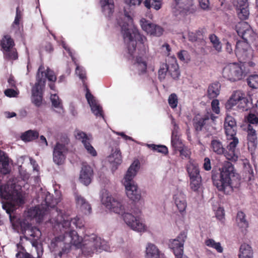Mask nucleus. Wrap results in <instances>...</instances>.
I'll return each mask as SVG.
<instances>
[{"label": "nucleus", "mask_w": 258, "mask_h": 258, "mask_svg": "<svg viewBox=\"0 0 258 258\" xmlns=\"http://www.w3.org/2000/svg\"><path fill=\"white\" fill-rule=\"evenodd\" d=\"M108 160L115 168L117 165L121 164L122 157L118 148H115L112 150L111 154L108 157Z\"/></svg>", "instance_id": "obj_28"}, {"label": "nucleus", "mask_w": 258, "mask_h": 258, "mask_svg": "<svg viewBox=\"0 0 258 258\" xmlns=\"http://www.w3.org/2000/svg\"><path fill=\"white\" fill-rule=\"evenodd\" d=\"M200 8L204 11H210L211 10L210 3L209 0H199Z\"/></svg>", "instance_id": "obj_56"}, {"label": "nucleus", "mask_w": 258, "mask_h": 258, "mask_svg": "<svg viewBox=\"0 0 258 258\" xmlns=\"http://www.w3.org/2000/svg\"><path fill=\"white\" fill-rule=\"evenodd\" d=\"M40 190L41 191L38 193L36 200L38 202L41 203V205L31 207L25 211L23 214V221H21L17 216L12 214L20 206L10 210L9 212L6 211L9 214L13 229L18 233H22L26 236L32 237L35 240L39 239L41 232L38 228L32 226L29 222L35 221L36 223H39L46 220L47 217L49 218L48 215L49 208H54L55 205L60 202L59 199H53L52 196L48 192L43 190L41 188Z\"/></svg>", "instance_id": "obj_1"}, {"label": "nucleus", "mask_w": 258, "mask_h": 258, "mask_svg": "<svg viewBox=\"0 0 258 258\" xmlns=\"http://www.w3.org/2000/svg\"><path fill=\"white\" fill-rule=\"evenodd\" d=\"M39 136V133L35 130H29L22 134L21 139L25 142H30L37 139Z\"/></svg>", "instance_id": "obj_40"}, {"label": "nucleus", "mask_w": 258, "mask_h": 258, "mask_svg": "<svg viewBox=\"0 0 258 258\" xmlns=\"http://www.w3.org/2000/svg\"><path fill=\"white\" fill-rule=\"evenodd\" d=\"M173 202L178 212L185 215L187 206L185 195L181 191H176L173 196Z\"/></svg>", "instance_id": "obj_19"}, {"label": "nucleus", "mask_w": 258, "mask_h": 258, "mask_svg": "<svg viewBox=\"0 0 258 258\" xmlns=\"http://www.w3.org/2000/svg\"><path fill=\"white\" fill-rule=\"evenodd\" d=\"M75 199L77 207L85 214H89L91 212V207L85 199L80 195H76Z\"/></svg>", "instance_id": "obj_30"}, {"label": "nucleus", "mask_w": 258, "mask_h": 258, "mask_svg": "<svg viewBox=\"0 0 258 258\" xmlns=\"http://www.w3.org/2000/svg\"><path fill=\"white\" fill-rule=\"evenodd\" d=\"M185 168L189 178L201 176L198 164L195 160L189 159Z\"/></svg>", "instance_id": "obj_24"}, {"label": "nucleus", "mask_w": 258, "mask_h": 258, "mask_svg": "<svg viewBox=\"0 0 258 258\" xmlns=\"http://www.w3.org/2000/svg\"><path fill=\"white\" fill-rule=\"evenodd\" d=\"M247 120L250 124L258 123V117L254 114H249L247 117Z\"/></svg>", "instance_id": "obj_61"}, {"label": "nucleus", "mask_w": 258, "mask_h": 258, "mask_svg": "<svg viewBox=\"0 0 258 258\" xmlns=\"http://www.w3.org/2000/svg\"><path fill=\"white\" fill-rule=\"evenodd\" d=\"M46 79L50 82V89L55 91L54 83L56 80V75L49 68L45 69L43 66H40L36 75V82L32 89V101L37 106H40L42 103V92Z\"/></svg>", "instance_id": "obj_7"}, {"label": "nucleus", "mask_w": 258, "mask_h": 258, "mask_svg": "<svg viewBox=\"0 0 258 258\" xmlns=\"http://www.w3.org/2000/svg\"><path fill=\"white\" fill-rule=\"evenodd\" d=\"M209 39L215 49L218 52L222 50V44L219 39L215 34H211L209 36Z\"/></svg>", "instance_id": "obj_45"}, {"label": "nucleus", "mask_w": 258, "mask_h": 258, "mask_svg": "<svg viewBox=\"0 0 258 258\" xmlns=\"http://www.w3.org/2000/svg\"><path fill=\"white\" fill-rule=\"evenodd\" d=\"M75 138L81 141L83 145L87 143L89 141H91L92 138L90 135H87L85 133L80 130H76L74 132Z\"/></svg>", "instance_id": "obj_39"}, {"label": "nucleus", "mask_w": 258, "mask_h": 258, "mask_svg": "<svg viewBox=\"0 0 258 258\" xmlns=\"http://www.w3.org/2000/svg\"><path fill=\"white\" fill-rule=\"evenodd\" d=\"M209 121L208 117L198 115L194 119V126L197 131H201Z\"/></svg>", "instance_id": "obj_35"}, {"label": "nucleus", "mask_w": 258, "mask_h": 258, "mask_svg": "<svg viewBox=\"0 0 258 258\" xmlns=\"http://www.w3.org/2000/svg\"><path fill=\"white\" fill-rule=\"evenodd\" d=\"M167 71H168L167 64L166 63L161 64L158 71L159 79L160 80L165 79Z\"/></svg>", "instance_id": "obj_51"}, {"label": "nucleus", "mask_w": 258, "mask_h": 258, "mask_svg": "<svg viewBox=\"0 0 258 258\" xmlns=\"http://www.w3.org/2000/svg\"><path fill=\"white\" fill-rule=\"evenodd\" d=\"M139 24L146 34L151 36H160L163 33V28L144 18H142L139 21Z\"/></svg>", "instance_id": "obj_15"}, {"label": "nucleus", "mask_w": 258, "mask_h": 258, "mask_svg": "<svg viewBox=\"0 0 258 258\" xmlns=\"http://www.w3.org/2000/svg\"><path fill=\"white\" fill-rule=\"evenodd\" d=\"M203 168L205 170L207 171H209L211 169V160L208 157H206L204 159Z\"/></svg>", "instance_id": "obj_62"}, {"label": "nucleus", "mask_w": 258, "mask_h": 258, "mask_svg": "<svg viewBox=\"0 0 258 258\" xmlns=\"http://www.w3.org/2000/svg\"><path fill=\"white\" fill-rule=\"evenodd\" d=\"M236 9L238 16L241 20H246L248 18L249 15L248 5Z\"/></svg>", "instance_id": "obj_44"}, {"label": "nucleus", "mask_w": 258, "mask_h": 258, "mask_svg": "<svg viewBox=\"0 0 258 258\" xmlns=\"http://www.w3.org/2000/svg\"><path fill=\"white\" fill-rule=\"evenodd\" d=\"M168 103L171 108H176L178 103V99L177 95L175 93L171 94L168 97Z\"/></svg>", "instance_id": "obj_49"}, {"label": "nucleus", "mask_w": 258, "mask_h": 258, "mask_svg": "<svg viewBox=\"0 0 258 258\" xmlns=\"http://www.w3.org/2000/svg\"><path fill=\"white\" fill-rule=\"evenodd\" d=\"M247 83L252 88H258V75H251L247 79Z\"/></svg>", "instance_id": "obj_50"}, {"label": "nucleus", "mask_w": 258, "mask_h": 258, "mask_svg": "<svg viewBox=\"0 0 258 258\" xmlns=\"http://www.w3.org/2000/svg\"><path fill=\"white\" fill-rule=\"evenodd\" d=\"M50 100L52 106L56 109L55 111L59 113L63 112V109L61 100L56 93L51 94Z\"/></svg>", "instance_id": "obj_38"}, {"label": "nucleus", "mask_w": 258, "mask_h": 258, "mask_svg": "<svg viewBox=\"0 0 258 258\" xmlns=\"http://www.w3.org/2000/svg\"><path fill=\"white\" fill-rule=\"evenodd\" d=\"M246 73L244 63L232 62L226 64L223 68L222 76L228 81L235 82L244 78Z\"/></svg>", "instance_id": "obj_9"}, {"label": "nucleus", "mask_w": 258, "mask_h": 258, "mask_svg": "<svg viewBox=\"0 0 258 258\" xmlns=\"http://www.w3.org/2000/svg\"><path fill=\"white\" fill-rule=\"evenodd\" d=\"M235 29L238 35L246 41L251 40L255 36V33L249 24L245 22L238 23L236 26Z\"/></svg>", "instance_id": "obj_20"}, {"label": "nucleus", "mask_w": 258, "mask_h": 258, "mask_svg": "<svg viewBox=\"0 0 258 258\" xmlns=\"http://www.w3.org/2000/svg\"><path fill=\"white\" fill-rule=\"evenodd\" d=\"M211 107L213 112L219 114L220 112L219 107V101L217 99H214L211 102Z\"/></svg>", "instance_id": "obj_57"}, {"label": "nucleus", "mask_w": 258, "mask_h": 258, "mask_svg": "<svg viewBox=\"0 0 258 258\" xmlns=\"http://www.w3.org/2000/svg\"><path fill=\"white\" fill-rule=\"evenodd\" d=\"M171 144L172 146L175 149L180 148L182 147V143L181 141L179 139L177 136H171Z\"/></svg>", "instance_id": "obj_55"}, {"label": "nucleus", "mask_w": 258, "mask_h": 258, "mask_svg": "<svg viewBox=\"0 0 258 258\" xmlns=\"http://www.w3.org/2000/svg\"><path fill=\"white\" fill-rule=\"evenodd\" d=\"M147 146L153 150L164 154L168 153V149L165 146L156 145L155 144H147Z\"/></svg>", "instance_id": "obj_47"}, {"label": "nucleus", "mask_w": 258, "mask_h": 258, "mask_svg": "<svg viewBox=\"0 0 258 258\" xmlns=\"http://www.w3.org/2000/svg\"><path fill=\"white\" fill-rule=\"evenodd\" d=\"M247 102L248 100L245 94L241 90H236L232 92L226 102L225 107L227 110L243 111L246 109Z\"/></svg>", "instance_id": "obj_11"}, {"label": "nucleus", "mask_w": 258, "mask_h": 258, "mask_svg": "<svg viewBox=\"0 0 258 258\" xmlns=\"http://www.w3.org/2000/svg\"><path fill=\"white\" fill-rule=\"evenodd\" d=\"M171 62L167 65L168 71L171 77L174 79L178 78L180 76L178 65L177 63L176 58L175 57H171Z\"/></svg>", "instance_id": "obj_33"}, {"label": "nucleus", "mask_w": 258, "mask_h": 258, "mask_svg": "<svg viewBox=\"0 0 258 258\" xmlns=\"http://www.w3.org/2000/svg\"><path fill=\"white\" fill-rule=\"evenodd\" d=\"M216 216L218 219L223 221L224 219V210L222 208H219L216 211Z\"/></svg>", "instance_id": "obj_60"}, {"label": "nucleus", "mask_w": 258, "mask_h": 258, "mask_svg": "<svg viewBox=\"0 0 258 258\" xmlns=\"http://www.w3.org/2000/svg\"><path fill=\"white\" fill-rule=\"evenodd\" d=\"M90 142L91 141H89L83 145V146L88 154L94 157L96 156L97 155V152L94 148L91 145Z\"/></svg>", "instance_id": "obj_53"}, {"label": "nucleus", "mask_w": 258, "mask_h": 258, "mask_svg": "<svg viewBox=\"0 0 258 258\" xmlns=\"http://www.w3.org/2000/svg\"><path fill=\"white\" fill-rule=\"evenodd\" d=\"M179 151L180 152V156L182 159H187L189 160L190 158L191 152L189 149L187 148H179Z\"/></svg>", "instance_id": "obj_52"}, {"label": "nucleus", "mask_w": 258, "mask_h": 258, "mask_svg": "<svg viewBox=\"0 0 258 258\" xmlns=\"http://www.w3.org/2000/svg\"><path fill=\"white\" fill-rule=\"evenodd\" d=\"M172 124L173 125V127L172 131V136H175L178 135V126L175 123V120L173 118L172 119Z\"/></svg>", "instance_id": "obj_63"}, {"label": "nucleus", "mask_w": 258, "mask_h": 258, "mask_svg": "<svg viewBox=\"0 0 258 258\" xmlns=\"http://www.w3.org/2000/svg\"><path fill=\"white\" fill-rule=\"evenodd\" d=\"M187 238V233L182 231L173 239H171L169 242V247L172 249L176 258H181L183 252V245Z\"/></svg>", "instance_id": "obj_14"}, {"label": "nucleus", "mask_w": 258, "mask_h": 258, "mask_svg": "<svg viewBox=\"0 0 258 258\" xmlns=\"http://www.w3.org/2000/svg\"><path fill=\"white\" fill-rule=\"evenodd\" d=\"M133 70L139 75L145 74L147 70V63L145 58L143 57H137L133 66Z\"/></svg>", "instance_id": "obj_31"}, {"label": "nucleus", "mask_w": 258, "mask_h": 258, "mask_svg": "<svg viewBox=\"0 0 258 258\" xmlns=\"http://www.w3.org/2000/svg\"><path fill=\"white\" fill-rule=\"evenodd\" d=\"M57 213L56 219H49L50 222L54 224V226L57 225L58 228H60L61 232L62 233L61 235H59L58 237L61 236H67L69 234L70 230L74 231L72 229L71 224H73L77 228L81 229L84 227L83 221L78 217H76L72 219L68 216L66 215H63L61 211H56Z\"/></svg>", "instance_id": "obj_8"}, {"label": "nucleus", "mask_w": 258, "mask_h": 258, "mask_svg": "<svg viewBox=\"0 0 258 258\" xmlns=\"http://www.w3.org/2000/svg\"><path fill=\"white\" fill-rule=\"evenodd\" d=\"M238 258H253V250L250 245L243 243L240 245Z\"/></svg>", "instance_id": "obj_32"}, {"label": "nucleus", "mask_w": 258, "mask_h": 258, "mask_svg": "<svg viewBox=\"0 0 258 258\" xmlns=\"http://www.w3.org/2000/svg\"><path fill=\"white\" fill-rule=\"evenodd\" d=\"M5 94L9 97H15L18 95V92L11 89H8L5 91Z\"/></svg>", "instance_id": "obj_59"}, {"label": "nucleus", "mask_w": 258, "mask_h": 258, "mask_svg": "<svg viewBox=\"0 0 258 258\" xmlns=\"http://www.w3.org/2000/svg\"><path fill=\"white\" fill-rule=\"evenodd\" d=\"M122 183L126 196L134 202L139 201L141 199V195L136 182L134 180H122Z\"/></svg>", "instance_id": "obj_16"}, {"label": "nucleus", "mask_w": 258, "mask_h": 258, "mask_svg": "<svg viewBox=\"0 0 258 258\" xmlns=\"http://www.w3.org/2000/svg\"><path fill=\"white\" fill-rule=\"evenodd\" d=\"M205 243L207 246L215 249L218 252L222 253L223 251L221 243L219 242H216L213 239H208L205 240Z\"/></svg>", "instance_id": "obj_43"}, {"label": "nucleus", "mask_w": 258, "mask_h": 258, "mask_svg": "<svg viewBox=\"0 0 258 258\" xmlns=\"http://www.w3.org/2000/svg\"><path fill=\"white\" fill-rule=\"evenodd\" d=\"M224 128L227 139L237 138L236 124L235 119L231 116H227L225 119Z\"/></svg>", "instance_id": "obj_22"}, {"label": "nucleus", "mask_w": 258, "mask_h": 258, "mask_svg": "<svg viewBox=\"0 0 258 258\" xmlns=\"http://www.w3.org/2000/svg\"><path fill=\"white\" fill-rule=\"evenodd\" d=\"M14 45V40L10 36L6 35L2 38L1 41V50L5 58L9 60H15L18 58Z\"/></svg>", "instance_id": "obj_13"}, {"label": "nucleus", "mask_w": 258, "mask_h": 258, "mask_svg": "<svg viewBox=\"0 0 258 258\" xmlns=\"http://www.w3.org/2000/svg\"><path fill=\"white\" fill-rule=\"evenodd\" d=\"M68 151V148L64 144L57 142L53 148V162L58 165L63 164Z\"/></svg>", "instance_id": "obj_18"}, {"label": "nucleus", "mask_w": 258, "mask_h": 258, "mask_svg": "<svg viewBox=\"0 0 258 258\" xmlns=\"http://www.w3.org/2000/svg\"><path fill=\"white\" fill-rule=\"evenodd\" d=\"M163 0H145L144 4L145 7L148 10L153 8L154 10L158 11L160 10L162 6Z\"/></svg>", "instance_id": "obj_41"}, {"label": "nucleus", "mask_w": 258, "mask_h": 258, "mask_svg": "<svg viewBox=\"0 0 258 258\" xmlns=\"http://www.w3.org/2000/svg\"><path fill=\"white\" fill-rule=\"evenodd\" d=\"M220 84L219 83L211 84L208 87L207 95L210 98H215L220 94Z\"/></svg>", "instance_id": "obj_37"}, {"label": "nucleus", "mask_w": 258, "mask_h": 258, "mask_svg": "<svg viewBox=\"0 0 258 258\" xmlns=\"http://www.w3.org/2000/svg\"><path fill=\"white\" fill-rule=\"evenodd\" d=\"M171 8L175 15L180 17L193 14L196 10L194 0H174Z\"/></svg>", "instance_id": "obj_12"}, {"label": "nucleus", "mask_w": 258, "mask_h": 258, "mask_svg": "<svg viewBox=\"0 0 258 258\" xmlns=\"http://www.w3.org/2000/svg\"><path fill=\"white\" fill-rule=\"evenodd\" d=\"M236 223L239 230L243 233H246L248 227V223L245 219V216L244 213L241 211L237 213Z\"/></svg>", "instance_id": "obj_29"}, {"label": "nucleus", "mask_w": 258, "mask_h": 258, "mask_svg": "<svg viewBox=\"0 0 258 258\" xmlns=\"http://www.w3.org/2000/svg\"><path fill=\"white\" fill-rule=\"evenodd\" d=\"M101 203L111 212L121 215L124 223L133 230L139 233H144L147 230V226L140 215L125 212L122 199L112 197L105 190L102 194Z\"/></svg>", "instance_id": "obj_4"}, {"label": "nucleus", "mask_w": 258, "mask_h": 258, "mask_svg": "<svg viewBox=\"0 0 258 258\" xmlns=\"http://www.w3.org/2000/svg\"><path fill=\"white\" fill-rule=\"evenodd\" d=\"M229 142L227 147V151L224 152V156L226 158L231 161L235 162L237 160L239 153L236 147L238 143V138L232 139H227Z\"/></svg>", "instance_id": "obj_21"}, {"label": "nucleus", "mask_w": 258, "mask_h": 258, "mask_svg": "<svg viewBox=\"0 0 258 258\" xmlns=\"http://www.w3.org/2000/svg\"><path fill=\"white\" fill-rule=\"evenodd\" d=\"M247 133L248 146H251L252 148L255 147L257 144V135L255 130L250 124H249L247 127Z\"/></svg>", "instance_id": "obj_34"}, {"label": "nucleus", "mask_w": 258, "mask_h": 258, "mask_svg": "<svg viewBox=\"0 0 258 258\" xmlns=\"http://www.w3.org/2000/svg\"><path fill=\"white\" fill-rule=\"evenodd\" d=\"M179 59L184 62H187L189 59V56L188 52L185 50H181L178 53Z\"/></svg>", "instance_id": "obj_54"}, {"label": "nucleus", "mask_w": 258, "mask_h": 258, "mask_svg": "<svg viewBox=\"0 0 258 258\" xmlns=\"http://www.w3.org/2000/svg\"><path fill=\"white\" fill-rule=\"evenodd\" d=\"M140 162L139 160H135L128 167L123 180H133L140 168Z\"/></svg>", "instance_id": "obj_25"}, {"label": "nucleus", "mask_w": 258, "mask_h": 258, "mask_svg": "<svg viewBox=\"0 0 258 258\" xmlns=\"http://www.w3.org/2000/svg\"><path fill=\"white\" fill-rule=\"evenodd\" d=\"M117 23L121 29L125 42L126 43L128 53L132 56L136 50L137 40L143 46L142 53H145L147 48L145 44L147 38L141 34L139 30L134 25V20L130 13L124 10V15L119 18Z\"/></svg>", "instance_id": "obj_5"}, {"label": "nucleus", "mask_w": 258, "mask_h": 258, "mask_svg": "<svg viewBox=\"0 0 258 258\" xmlns=\"http://www.w3.org/2000/svg\"><path fill=\"white\" fill-rule=\"evenodd\" d=\"M116 135L120 136L124 140L127 141V140H130L132 141H134V140L131 137H129L126 135H125L122 132H114Z\"/></svg>", "instance_id": "obj_64"}, {"label": "nucleus", "mask_w": 258, "mask_h": 258, "mask_svg": "<svg viewBox=\"0 0 258 258\" xmlns=\"http://www.w3.org/2000/svg\"><path fill=\"white\" fill-rule=\"evenodd\" d=\"M211 147L212 151L218 155H221L224 153V148L222 143L217 140H213L211 141Z\"/></svg>", "instance_id": "obj_42"}, {"label": "nucleus", "mask_w": 258, "mask_h": 258, "mask_svg": "<svg viewBox=\"0 0 258 258\" xmlns=\"http://www.w3.org/2000/svg\"><path fill=\"white\" fill-rule=\"evenodd\" d=\"M233 4L236 8L248 6L247 0H233Z\"/></svg>", "instance_id": "obj_58"}, {"label": "nucleus", "mask_w": 258, "mask_h": 258, "mask_svg": "<svg viewBox=\"0 0 258 258\" xmlns=\"http://www.w3.org/2000/svg\"><path fill=\"white\" fill-rule=\"evenodd\" d=\"M99 5L105 16L110 17L114 11L113 0H99Z\"/></svg>", "instance_id": "obj_27"}, {"label": "nucleus", "mask_w": 258, "mask_h": 258, "mask_svg": "<svg viewBox=\"0 0 258 258\" xmlns=\"http://www.w3.org/2000/svg\"><path fill=\"white\" fill-rule=\"evenodd\" d=\"M145 258H164V254L155 245L150 243L146 246Z\"/></svg>", "instance_id": "obj_26"}, {"label": "nucleus", "mask_w": 258, "mask_h": 258, "mask_svg": "<svg viewBox=\"0 0 258 258\" xmlns=\"http://www.w3.org/2000/svg\"><path fill=\"white\" fill-rule=\"evenodd\" d=\"M50 248L53 251L61 249L59 255L61 256L62 252H68L71 249L80 248L83 253L90 255L95 252H100L102 250H107L106 242L94 234L86 235L83 239L80 238L75 231L70 230L68 236L56 237L52 240Z\"/></svg>", "instance_id": "obj_3"}, {"label": "nucleus", "mask_w": 258, "mask_h": 258, "mask_svg": "<svg viewBox=\"0 0 258 258\" xmlns=\"http://www.w3.org/2000/svg\"><path fill=\"white\" fill-rule=\"evenodd\" d=\"M220 171L219 176L213 177L214 185L219 190L228 194L232 191L233 188L239 186V176L236 173L231 163L225 162L223 167L220 169Z\"/></svg>", "instance_id": "obj_6"}, {"label": "nucleus", "mask_w": 258, "mask_h": 258, "mask_svg": "<svg viewBox=\"0 0 258 258\" xmlns=\"http://www.w3.org/2000/svg\"><path fill=\"white\" fill-rule=\"evenodd\" d=\"M21 19V16L20 14V12H19L18 9H17L15 20L12 25V28L15 32H17L18 31H20V30Z\"/></svg>", "instance_id": "obj_46"}, {"label": "nucleus", "mask_w": 258, "mask_h": 258, "mask_svg": "<svg viewBox=\"0 0 258 258\" xmlns=\"http://www.w3.org/2000/svg\"><path fill=\"white\" fill-rule=\"evenodd\" d=\"M93 175V171L91 167L84 164L80 171L79 179L84 185H88L91 182Z\"/></svg>", "instance_id": "obj_23"}, {"label": "nucleus", "mask_w": 258, "mask_h": 258, "mask_svg": "<svg viewBox=\"0 0 258 258\" xmlns=\"http://www.w3.org/2000/svg\"><path fill=\"white\" fill-rule=\"evenodd\" d=\"M201 176L189 178L190 189L195 192H199L202 187Z\"/></svg>", "instance_id": "obj_36"}, {"label": "nucleus", "mask_w": 258, "mask_h": 258, "mask_svg": "<svg viewBox=\"0 0 258 258\" xmlns=\"http://www.w3.org/2000/svg\"><path fill=\"white\" fill-rule=\"evenodd\" d=\"M236 56L243 60L250 58L253 55L252 51L247 41L244 40L237 42L235 48Z\"/></svg>", "instance_id": "obj_17"}, {"label": "nucleus", "mask_w": 258, "mask_h": 258, "mask_svg": "<svg viewBox=\"0 0 258 258\" xmlns=\"http://www.w3.org/2000/svg\"><path fill=\"white\" fill-rule=\"evenodd\" d=\"M124 4L128 8L134 9L140 7L143 0H123Z\"/></svg>", "instance_id": "obj_48"}, {"label": "nucleus", "mask_w": 258, "mask_h": 258, "mask_svg": "<svg viewBox=\"0 0 258 258\" xmlns=\"http://www.w3.org/2000/svg\"><path fill=\"white\" fill-rule=\"evenodd\" d=\"M76 74L82 80L84 88L86 90V98L89 104L92 113L97 117H103L102 107L100 106L98 101L90 92L86 85L85 84V79L86 78V73L83 68L77 66Z\"/></svg>", "instance_id": "obj_10"}, {"label": "nucleus", "mask_w": 258, "mask_h": 258, "mask_svg": "<svg viewBox=\"0 0 258 258\" xmlns=\"http://www.w3.org/2000/svg\"><path fill=\"white\" fill-rule=\"evenodd\" d=\"M10 159L7 154L0 150V173L9 174L11 171ZM20 177L10 178L5 185L1 184L0 178V196L2 198L8 200L3 204V208L8 212L18 206H21L25 203V194L22 187H25L29 175L23 170L19 165Z\"/></svg>", "instance_id": "obj_2"}]
</instances>
